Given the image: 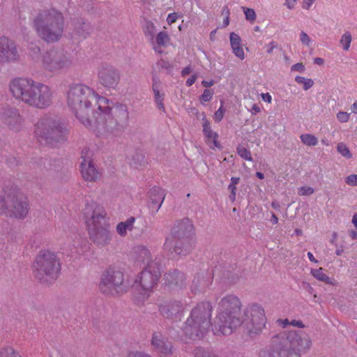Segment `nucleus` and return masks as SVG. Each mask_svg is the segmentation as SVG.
Returning a JSON list of instances; mask_svg holds the SVG:
<instances>
[{
	"label": "nucleus",
	"mask_w": 357,
	"mask_h": 357,
	"mask_svg": "<svg viewBox=\"0 0 357 357\" xmlns=\"http://www.w3.org/2000/svg\"><path fill=\"white\" fill-rule=\"evenodd\" d=\"M212 305L209 302L198 303L190 312L183 328L185 335L192 340H202L208 333L211 322Z\"/></svg>",
	"instance_id": "9"
},
{
	"label": "nucleus",
	"mask_w": 357,
	"mask_h": 357,
	"mask_svg": "<svg viewBox=\"0 0 357 357\" xmlns=\"http://www.w3.org/2000/svg\"><path fill=\"white\" fill-rule=\"evenodd\" d=\"M185 274L176 269L169 271L164 275V284L170 289H181L185 285Z\"/></svg>",
	"instance_id": "22"
},
{
	"label": "nucleus",
	"mask_w": 357,
	"mask_h": 357,
	"mask_svg": "<svg viewBox=\"0 0 357 357\" xmlns=\"http://www.w3.org/2000/svg\"><path fill=\"white\" fill-rule=\"evenodd\" d=\"M228 190H230V195L229 196V199L231 202H234L235 199H236V185L230 183L228 186Z\"/></svg>",
	"instance_id": "51"
},
{
	"label": "nucleus",
	"mask_w": 357,
	"mask_h": 357,
	"mask_svg": "<svg viewBox=\"0 0 357 357\" xmlns=\"http://www.w3.org/2000/svg\"><path fill=\"white\" fill-rule=\"evenodd\" d=\"M266 321L264 310L259 304L253 303L249 311L247 310V336L252 340L259 337L265 327Z\"/></svg>",
	"instance_id": "15"
},
{
	"label": "nucleus",
	"mask_w": 357,
	"mask_h": 357,
	"mask_svg": "<svg viewBox=\"0 0 357 357\" xmlns=\"http://www.w3.org/2000/svg\"><path fill=\"white\" fill-rule=\"evenodd\" d=\"M261 99L264 102H268V103L271 102L272 97H271V96L270 95L269 93H261Z\"/></svg>",
	"instance_id": "58"
},
{
	"label": "nucleus",
	"mask_w": 357,
	"mask_h": 357,
	"mask_svg": "<svg viewBox=\"0 0 357 357\" xmlns=\"http://www.w3.org/2000/svg\"><path fill=\"white\" fill-rule=\"evenodd\" d=\"M282 335L286 337L291 348L298 351L305 352L311 346V340L309 335L302 331H284L280 332Z\"/></svg>",
	"instance_id": "18"
},
{
	"label": "nucleus",
	"mask_w": 357,
	"mask_h": 357,
	"mask_svg": "<svg viewBox=\"0 0 357 357\" xmlns=\"http://www.w3.org/2000/svg\"><path fill=\"white\" fill-rule=\"evenodd\" d=\"M7 162L10 166L17 165L18 160L15 157H12L7 159Z\"/></svg>",
	"instance_id": "64"
},
{
	"label": "nucleus",
	"mask_w": 357,
	"mask_h": 357,
	"mask_svg": "<svg viewBox=\"0 0 357 357\" xmlns=\"http://www.w3.org/2000/svg\"><path fill=\"white\" fill-rule=\"evenodd\" d=\"M135 221L134 217L128 218L125 222H119L116 226V231L121 236H125L127 230L131 231L133 228V224Z\"/></svg>",
	"instance_id": "31"
},
{
	"label": "nucleus",
	"mask_w": 357,
	"mask_h": 357,
	"mask_svg": "<svg viewBox=\"0 0 357 357\" xmlns=\"http://www.w3.org/2000/svg\"><path fill=\"white\" fill-rule=\"evenodd\" d=\"M151 344L154 349L165 356L171 355L172 353V344L165 339L160 333H154L151 338Z\"/></svg>",
	"instance_id": "24"
},
{
	"label": "nucleus",
	"mask_w": 357,
	"mask_h": 357,
	"mask_svg": "<svg viewBox=\"0 0 357 357\" xmlns=\"http://www.w3.org/2000/svg\"><path fill=\"white\" fill-rule=\"evenodd\" d=\"M237 153L241 158L245 159V147L240 145L237 148Z\"/></svg>",
	"instance_id": "59"
},
{
	"label": "nucleus",
	"mask_w": 357,
	"mask_h": 357,
	"mask_svg": "<svg viewBox=\"0 0 357 357\" xmlns=\"http://www.w3.org/2000/svg\"><path fill=\"white\" fill-rule=\"evenodd\" d=\"M150 202L148 204L149 208L155 214L158 211L165 198V190L160 187L154 186L150 189Z\"/></svg>",
	"instance_id": "21"
},
{
	"label": "nucleus",
	"mask_w": 357,
	"mask_h": 357,
	"mask_svg": "<svg viewBox=\"0 0 357 357\" xmlns=\"http://www.w3.org/2000/svg\"><path fill=\"white\" fill-rule=\"evenodd\" d=\"M79 168L82 177L84 180L94 181L98 178L99 173L94 167L92 160L86 161L85 158H83V161L81 162Z\"/></svg>",
	"instance_id": "25"
},
{
	"label": "nucleus",
	"mask_w": 357,
	"mask_h": 357,
	"mask_svg": "<svg viewBox=\"0 0 357 357\" xmlns=\"http://www.w3.org/2000/svg\"><path fill=\"white\" fill-rule=\"evenodd\" d=\"M35 135L42 145L56 147L68 139V130L60 121L50 116L40 119L35 125Z\"/></svg>",
	"instance_id": "7"
},
{
	"label": "nucleus",
	"mask_w": 357,
	"mask_h": 357,
	"mask_svg": "<svg viewBox=\"0 0 357 357\" xmlns=\"http://www.w3.org/2000/svg\"><path fill=\"white\" fill-rule=\"evenodd\" d=\"M35 163L43 174H45V172L56 171L60 167V160L55 158H38Z\"/></svg>",
	"instance_id": "27"
},
{
	"label": "nucleus",
	"mask_w": 357,
	"mask_h": 357,
	"mask_svg": "<svg viewBox=\"0 0 357 357\" xmlns=\"http://www.w3.org/2000/svg\"><path fill=\"white\" fill-rule=\"evenodd\" d=\"M146 264L139 276V284L143 292L140 294L139 299L144 301L149 296L151 289L158 284L161 276L160 264L158 261L151 260L150 251L143 248L139 252V259Z\"/></svg>",
	"instance_id": "11"
},
{
	"label": "nucleus",
	"mask_w": 357,
	"mask_h": 357,
	"mask_svg": "<svg viewBox=\"0 0 357 357\" xmlns=\"http://www.w3.org/2000/svg\"><path fill=\"white\" fill-rule=\"evenodd\" d=\"M256 20V13L254 9L247 8V20L252 23Z\"/></svg>",
	"instance_id": "49"
},
{
	"label": "nucleus",
	"mask_w": 357,
	"mask_h": 357,
	"mask_svg": "<svg viewBox=\"0 0 357 357\" xmlns=\"http://www.w3.org/2000/svg\"><path fill=\"white\" fill-rule=\"evenodd\" d=\"M229 40L233 53L241 59H244V51L241 45V37L234 32L230 33Z\"/></svg>",
	"instance_id": "29"
},
{
	"label": "nucleus",
	"mask_w": 357,
	"mask_h": 357,
	"mask_svg": "<svg viewBox=\"0 0 357 357\" xmlns=\"http://www.w3.org/2000/svg\"><path fill=\"white\" fill-rule=\"evenodd\" d=\"M291 325H292L294 326H297V327L301 328L305 327L303 321H301V320H298V321L297 320H292L291 321Z\"/></svg>",
	"instance_id": "62"
},
{
	"label": "nucleus",
	"mask_w": 357,
	"mask_h": 357,
	"mask_svg": "<svg viewBox=\"0 0 357 357\" xmlns=\"http://www.w3.org/2000/svg\"><path fill=\"white\" fill-rule=\"evenodd\" d=\"M300 138L301 142L307 146H316L318 144L317 138L312 134H303Z\"/></svg>",
	"instance_id": "37"
},
{
	"label": "nucleus",
	"mask_w": 357,
	"mask_h": 357,
	"mask_svg": "<svg viewBox=\"0 0 357 357\" xmlns=\"http://www.w3.org/2000/svg\"><path fill=\"white\" fill-rule=\"evenodd\" d=\"M184 310V307L181 301L168 299L163 301L158 305V311L160 315L172 321H176L180 319Z\"/></svg>",
	"instance_id": "19"
},
{
	"label": "nucleus",
	"mask_w": 357,
	"mask_h": 357,
	"mask_svg": "<svg viewBox=\"0 0 357 357\" xmlns=\"http://www.w3.org/2000/svg\"><path fill=\"white\" fill-rule=\"evenodd\" d=\"M291 71H298L300 73H303L305 70V66L303 63H297L291 67Z\"/></svg>",
	"instance_id": "52"
},
{
	"label": "nucleus",
	"mask_w": 357,
	"mask_h": 357,
	"mask_svg": "<svg viewBox=\"0 0 357 357\" xmlns=\"http://www.w3.org/2000/svg\"><path fill=\"white\" fill-rule=\"evenodd\" d=\"M121 77L120 70L109 63H102L98 68V81L105 88L116 89Z\"/></svg>",
	"instance_id": "17"
},
{
	"label": "nucleus",
	"mask_w": 357,
	"mask_h": 357,
	"mask_svg": "<svg viewBox=\"0 0 357 357\" xmlns=\"http://www.w3.org/2000/svg\"><path fill=\"white\" fill-rule=\"evenodd\" d=\"M203 121H204V123H203L204 135L208 139H210L211 138H218V134L215 132H213L211 130L209 121L205 118L203 119Z\"/></svg>",
	"instance_id": "34"
},
{
	"label": "nucleus",
	"mask_w": 357,
	"mask_h": 357,
	"mask_svg": "<svg viewBox=\"0 0 357 357\" xmlns=\"http://www.w3.org/2000/svg\"><path fill=\"white\" fill-rule=\"evenodd\" d=\"M169 40V37L166 31H160L156 36V43L160 46H165Z\"/></svg>",
	"instance_id": "41"
},
{
	"label": "nucleus",
	"mask_w": 357,
	"mask_h": 357,
	"mask_svg": "<svg viewBox=\"0 0 357 357\" xmlns=\"http://www.w3.org/2000/svg\"><path fill=\"white\" fill-rule=\"evenodd\" d=\"M0 357H22L13 347L7 346L0 350Z\"/></svg>",
	"instance_id": "38"
},
{
	"label": "nucleus",
	"mask_w": 357,
	"mask_h": 357,
	"mask_svg": "<svg viewBox=\"0 0 357 357\" xmlns=\"http://www.w3.org/2000/svg\"><path fill=\"white\" fill-rule=\"evenodd\" d=\"M314 192V188L311 187H301L298 189V195L308 196L313 194Z\"/></svg>",
	"instance_id": "47"
},
{
	"label": "nucleus",
	"mask_w": 357,
	"mask_h": 357,
	"mask_svg": "<svg viewBox=\"0 0 357 357\" xmlns=\"http://www.w3.org/2000/svg\"><path fill=\"white\" fill-rule=\"evenodd\" d=\"M10 89L16 99L21 100L30 106L45 109L52 103V92L45 84L29 78H15Z\"/></svg>",
	"instance_id": "2"
},
{
	"label": "nucleus",
	"mask_w": 357,
	"mask_h": 357,
	"mask_svg": "<svg viewBox=\"0 0 357 357\" xmlns=\"http://www.w3.org/2000/svg\"><path fill=\"white\" fill-rule=\"evenodd\" d=\"M302 285H303V288L305 291H307L310 294H313L314 290V289L312 287V286L308 282H303Z\"/></svg>",
	"instance_id": "55"
},
{
	"label": "nucleus",
	"mask_w": 357,
	"mask_h": 357,
	"mask_svg": "<svg viewBox=\"0 0 357 357\" xmlns=\"http://www.w3.org/2000/svg\"><path fill=\"white\" fill-rule=\"evenodd\" d=\"M61 269L59 258L54 252L42 250L33 262V275L41 284H50L59 278Z\"/></svg>",
	"instance_id": "10"
},
{
	"label": "nucleus",
	"mask_w": 357,
	"mask_h": 357,
	"mask_svg": "<svg viewBox=\"0 0 357 357\" xmlns=\"http://www.w3.org/2000/svg\"><path fill=\"white\" fill-rule=\"evenodd\" d=\"M213 277L226 284H232L238 280V274L233 271L215 266L212 270Z\"/></svg>",
	"instance_id": "23"
},
{
	"label": "nucleus",
	"mask_w": 357,
	"mask_h": 357,
	"mask_svg": "<svg viewBox=\"0 0 357 357\" xmlns=\"http://www.w3.org/2000/svg\"><path fill=\"white\" fill-rule=\"evenodd\" d=\"M296 0H285L284 5L290 10L293 9L295 6Z\"/></svg>",
	"instance_id": "61"
},
{
	"label": "nucleus",
	"mask_w": 357,
	"mask_h": 357,
	"mask_svg": "<svg viewBox=\"0 0 357 357\" xmlns=\"http://www.w3.org/2000/svg\"><path fill=\"white\" fill-rule=\"evenodd\" d=\"M337 151L344 157L347 158H351V153L346 144L344 143H339L337 146Z\"/></svg>",
	"instance_id": "42"
},
{
	"label": "nucleus",
	"mask_w": 357,
	"mask_h": 357,
	"mask_svg": "<svg viewBox=\"0 0 357 357\" xmlns=\"http://www.w3.org/2000/svg\"><path fill=\"white\" fill-rule=\"evenodd\" d=\"M103 208L95 202L86 204L84 216L91 240L100 245L108 244L111 240L109 224L105 218Z\"/></svg>",
	"instance_id": "6"
},
{
	"label": "nucleus",
	"mask_w": 357,
	"mask_h": 357,
	"mask_svg": "<svg viewBox=\"0 0 357 357\" xmlns=\"http://www.w3.org/2000/svg\"><path fill=\"white\" fill-rule=\"evenodd\" d=\"M195 357H217V356L208 349H205L202 347H197L193 350Z\"/></svg>",
	"instance_id": "35"
},
{
	"label": "nucleus",
	"mask_w": 357,
	"mask_h": 357,
	"mask_svg": "<svg viewBox=\"0 0 357 357\" xmlns=\"http://www.w3.org/2000/svg\"><path fill=\"white\" fill-rule=\"evenodd\" d=\"M178 15L176 13H172L168 15L167 21L169 24L174 23L177 20Z\"/></svg>",
	"instance_id": "54"
},
{
	"label": "nucleus",
	"mask_w": 357,
	"mask_h": 357,
	"mask_svg": "<svg viewBox=\"0 0 357 357\" xmlns=\"http://www.w3.org/2000/svg\"><path fill=\"white\" fill-rule=\"evenodd\" d=\"M345 182L350 185H357V174H351L346 178Z\"/></svg>",
	"instance_id": "50"
},
{
	"label": "nucleus",
	"mask_w": 357,
	"mask_h": 357,
	"mask_svg": "<svg viewBox=\"0 0 357 357\" xmlns=\"http://www.w3.org/2000/svg\"><path fill=\"white\" fill-rule=\"evenodd\" d=\"M98 96L93 89L82 84L70 85L67 93V104L75 116L86 127H92V104L98 105Z\"/></svg>",
	"instance_id": "3"
},
{
	"label": "nucleus",
	"mask_w": 357,
	"mask_h": 357,
	"mask_svg": "<svg viewBox=\"0 0 357 357\" xmlns=\"http://www.w3.org/2000/svg\"><path fill=\"white\" fill-rule=\"evenodd\" d=\"M295 81L298 84H302L303 85V88L305 91L308 90L314 85V81L312 79H307L299 75H297L295 77Z\"/></svg>",
	"instance_id": "39"
},
{
	"label": "nucleus",
	"mask_w": 357,
	"mask_h": 357,
	"mask_svg": "<svg viewBox=\"0 0 357 357\" xmlns=\"http://www.w3.org/2000/svg\"><path fill=\"white\" fill-rule=\"evenodd\" d=\"M311 275L316 278L317 280L324 282L326 284L335 285L336 284V281L333 278H329L324 273L323 268H319L318 269H311L310 271Z\"/></svg>",
	"instance_id": "30"
},
{
	"label": "nucleus",
	"mask_w": 357,
	"mask_h": 357,
	"mask_svg": "<svg viewBox=\"0 0 357 357\" xmlns=\"http://www.w3.org/2000/svg\"><path fill=\"white\" fill-rule=\"evenodd\" d=\"M259 357H301L280 333L274 335L268 347L260 350Z\"/></svg>",
	"instance_id": "14"
},
{
	"label": "nucleus",
	"mask_w": 357,
	"mask_h": 357,
	"mask_svg": "<svg viewBox=\"0 0 357 357\" xmlns=\"http://www.w3.org/2000/svg\"><path fill=\"white\" fill-rule=\"evenodd\" d=\"M10 44V40L6 37H1L0 38V64L8 62V58H10L9 56L6 55L3 53V50L6 48H8Z\"/></svg>",
	"instance_id": "33"
},
{
	"label": "nucleus",
	"mask_w": 357,
	"mask_h": 357,
	"mask_svg": "<svg viewBox=\"0 0 357 357\" xmlns=\"http://www.w3.org/2000/svg\"><path fill=\"white\" fill-rule=\"evenodd\" d=\"M98 109L93 114L92 127L118 137L122 135L128 123V112L126 105L116 102L109 105V100L99 97Z\"/></svg>",
	"instance_id": "1"
},
{
	"label": "nucleus",
	"mask_w": 357,
	"mask_h": 357,
	"mask_svg": "<svg viewBox=\"0 0 357 357\" xmlns=\"http://www.w3.org/2000/svg\"><path fill=\"white\" fill-rule=\"evenodd\" d=\"M3 54L9 56L10 58H8V62L15 61L18 60L20 57L15 43L10 40L8 48H6Z\"/></svg>",
	"instance_id": "32"
},
{
	"label": "nucleus",
	"mask_w": 357,
	"mask_h": 357,
	"mask_svg": "<svg viewBox=\"0 0 357 357\" xmlns=\"http://www.w3.org/2000/svg\"><path fill=\"white\" fill-rule=\"evenodd\" d=\"M124 275L122 271L114 267H109L102 275L99 283V289L106 296H116L126 291Z\"/></svg>",
	"instance_id": "13"
},
{
	"label": "nucleus",
	"mask_w": 357,
	"mask_h": 357,
	"mask_svg": "<svg viewBox=\"0 0 357 357\" xmlns=\"http://www.w3.org/2000/svg\"><path fill=\"white\" fill-rule=\"evenodd\" d=\"M156 64L160 68L165 69L169 72H171L173 68V66L168 61L164 59H161L158 61Z\"/></svg>",
	"instance_id": "45"
},
{
	"label": "nucleus",
	"mask_w": 357,
	"mask_h": 357,
	"mask_svg": "<svg viewBox=\"0 0 357 357\" xmlns=\"http://www.w3.org/2000/svg\"><path fill=\"white\" fill-rule=\"evenodd\" d=\"M153 85L152 89L154 93V100L157 104V107L158 109L162 110L163 112L165 111V105L163 103L165 93H160L161 89V82L158 77L156 76H153L152 78Z\"/></svg>",
	"instance_id": "28"
},
{
	"label": "nucleus",
	"mask_w": 357,
	"mask_h": 357,
	"mask_svg": "<svg viewBox=\"0 0 357 357\" xmlns=\"http://www.w3.org/2000/svg\"><path fill=\"white\" fill-rule=\"evenodd\" d=\"M0 196V208L5 210L7 215L19 219H24L29 211L27 198L20 192L10 190Z\"/></svg>",
	"instance_id": "12"
},
{
	"label": "nucleus",
	"mask_w": 357,
	"mask_h": 357,
	"mask_svg": "<svg viewBox=\"0 0 357 357\" xmlns=\"http://www.w3.org/2000/svg\"><path fill=\"white\" fill-rule=\"evenodd\" d=\"M300 39L303 44H304L305 45H310V38L305 32L301 31V33L300 34Z\"/></svg>",
	"instance_id": "53"
},
{
	"label": "nucleus",
	"mask_w": 357,
	"mask_h": 357,
	"mask_svg": "<svg viewBox=\"0 0 357 357\" xmlns=\"http://www.w3.org/2000/svg\"><path fill=\"white\" fill-rule=\"evenodd\" d=\"M213 91L212 89H204L203 93L201 95L199 99L202 102H209L213 97Z\"/></svg>",
	"instance_id": "44"
},
{
	"label": "nucleus",
	"mask_w": 357,
	"mask_h": 357,
	"mask_svg": "<svg viewBox=\"0 0 357 357\" xmlns=\"http://www.w3.org/2000/svg\"><path fill=\"white\" fill-rule=\"evenodd\" d=\"M73 26L75 33L84 38L88 37L93 31L91 24L82 17L73 20Z\"/></svg>",
	"instance_id": "26"
},
{
	"label": "nucleus",
	"mask_w": 357,
	"mask_h": 357,
	"mask_svg": "<svg viewBox=\"0 0 357 357\" xmlns=\"http://www.w3.org/2000/svg\"><path fill=\"white\" fill-rule=\"evenodd\" d=\"M268 47L269 48L267 50V53L268 54H272L273 50L275 48H277L278 47V45L277 43L275 42V41H271L269 44H268Z\"/></svg>",
	"instance_id": "60"
},
{
	"label": "nucleus",
	"mask_w": 357,
	"mask_h": 357,
	"mask_svg": "<svg viewBox=\"0 0 357 357\" xmlns=\"http://www.w3.org/2000/svg\"><path fill=\"white\" fill-rule=\"evenodd\" d=\"M221 102V105L220 108L215 112L213 116V119L215 122L219 123L220 122L224 116V114L225 112V109L223 107V103L224 102L222 100Z\"/></svg>",
	"instance_id": "43"
},
{
	"label": "nucleus",
	"mask_w": 357,
	"mask_h": 357,
	"mask_svg": "<svg viewBox=\"0 0 357 357\" xmlns=\"http://www.w3.org/2000/svg\"><path fill=\"white\" fill-rule=\"evenodd\" d=\"M352 36L349 31H346L341 38L340 43L343 45L344 50H348L351 42Z\"/></svg>",
	"instance_id": "40"
},
{
	"label": "nucleus",
	"mask_w": 357,
	"mask_h": 357,
	"mask_svg": "<svg viewBox=\"0 0 357 357\" xmlns=\"http://www.w3.org/2000/svg\"><path fill=\"white\" fill-rule=\"evenodd\" d=\"M128 357H151V356L149 355H146L145 354L141 353V352L135 351V352H130L128 355Z\"/></svg>",
	"instance_id": "56"
},
{
	"label": "nucleus",
	"mask_w": 357,
	"mask_h": 357,
	"mask_svg": "<svg viewBox=\"0 0 357 357\" xmlns=\"http://www.w3.org/2000/svg\"><path fill=\"white\" fill-rule=\"evenodd\" d=\"M241 306L240 300L234 295H227L220 301L213 328L215 333L228 335L242 324Z\"/></svg>",
	"instance_id": "4"
},
{
	"label": "nucleus",
	"mask_w": 357,
	"mask_h": 357,
	"mask_svg": "<svg viewBox=\"0 0 357 357\" xmlns=\"http://www.w3.org/2000/svg\"><path fill=\"white\" fill-rule=\"evenodd\" d=\"M1 122L10 129L17 132L21 128L22 119L18 110L10 106L3 107L0 112Z\"/></svg>",
	"instance_id": "20"
},
{
	"label": "nucleus",
	"mask_w": 357,
	"mask_h": 357,
	"mask_svg": "<svg viewBox=\"0 0 357 357\" xmlns=\"http://www.w3.org/2000/svg\"><path fill=\"white\" fill-rule=\"evenodd\" d=\"M192 72V68L190 66L185 67L181 71L182 77H185Z\"/></svg>",
	"instance_id": "63"
},
{
	"label": "nucleus",
	"mask_w": 357,
	"mask_h": 357,
	"mask_svg": "<svg viewBox=\"0 0 357 357\" xmlns=\"http://www.w3.org/2000/svg\"><path fill=\"white\" fill-rule=\"evenodd\" d=\"M197 77L196 75H192L190 77H189L186 82H185V84L187 86H192L196 81Z\"/></svg>",
	"instance_id": "57"
},
{
	"label": "nucleus",
	"mask_w": 357,
	"mask_h": 357,
	"mask_svg": "<svg viewBox=\"0 0 357 357\" xmlns=\"http://www.w3.org/2000/svg\"><path fill=\"white\" fill-rule=\"evenodd\" d=\"M144 33L146 35H149L151 36H153L155 33V26L153 22L151 21L146 22V26L144 29Z\"/></svg>",
	"instance_id": "46"
},
{
	"label": "nucleus",
	"mask_w": 357,
	"mask_h": 357,
	"mask_svg": "<svg viewBox=\"0 0 357 357\" xmlns=\"http://www.w3.org/2000/svg\"><path fill=\"white\" fill-rule=\"evenodd\" d=\"M337 119H338L339 121H340L342 123H344V122L348 121V120L349 119V114L347 112H339L337 114Z\"/></svg>",
	"instance_id": "48"
},
{
	"label": "nucleus",
	"mask_w": 357,
	"mask_h": 357,
	"mask_svg": "<svg viewBox=\"0 0 357 357\" xmlns=\"http://www.w3.org/2000/svg\"><path fill=\"white\" fill-rule=\"evenodd\" d=\"M38 36L48 43L58 41L64 29L63 13L54 7L42 10L33 20Z\"/></svg>",
	"instance_id": "5"
},
{
	"label": "nucleus",
	"mask_w": 357,
	"mask_h": 357,
	"mask_svg": "<svg viewBox=\"0 0 357 357\" xmlns=\"http://www.w3.org/2000/svg\"><path fill=\"white\" fill-rule=\"evenodd\" d=\"M146 163L144 156L139 153H135L132 157V160L130 162V165L134 167L135 168H138L139 167L144 166Z\"/></svg>",
	"instance_id": "36"
},
{
	"label": "nucleus",
	"mask_w": 357,
	"mask_h": 357,
	"mask_svg": "<svg viewBox=\"0 0 357 357\" xmlns=\"http://www.w3.org/2000/svg\"><path fill=\"white\" fill-rule=\"evenodd\" d=\"M43 63L45 69L56 73L61 70L68 68L72 64V61L63 50L53 49L45 53Z\"/></svg>",
	"instance_id": "16"
},
{
	"label": "nucleus",
	"mask_w": 357,
	"mask_h": 357,
	"mask_svg": "<svg viewBox=\"0 0 357 357\" xmlns=\"http://www.w3.org/2000/svg\"><path fill=\"white\" fill-rule=\"evenodd\" d=\"M172 239L167 238L164 247L180 256H186L195 246L194 226L188 218L176 222L171 229Z\"/></svg>",
	"instance_id": "8"
}]
</instances>
